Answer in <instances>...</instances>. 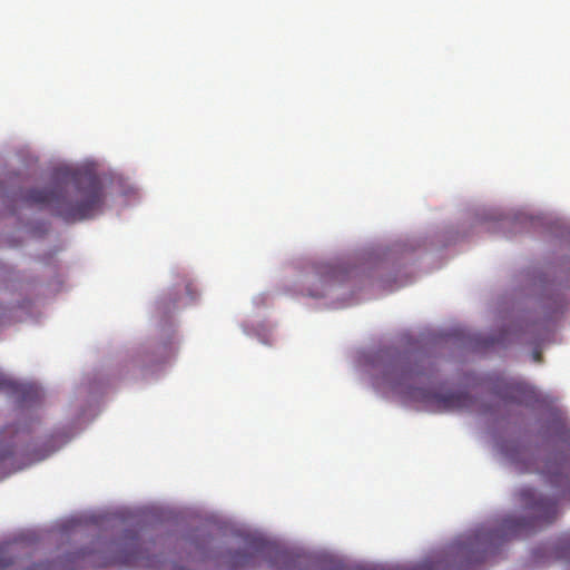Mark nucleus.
<instances>
[{"label": "nucleus", "mask_w": 570, "mask_h": 570, "mask_svg": "<svg viewBox=\"0 0 570 570\" xmlns=\"http://www.w3.org/2000/svg\"><path fill=\"white\" fill-rule=\"evenodd\" d=\"M28 205L48 207L66 222L94 217L104 204V187L92 173L65 171L43 188L24 195Z\"/></svg>", "instance_id": "nucleus-1"}, {"label": "nucleus", "mask_w": 570, "mask_h": 570, "mask_svg": "<svg viewBox=\"0 0 570 570\" xmlns=\"http://www.w3.org/2000/svg\"><path fill=\"white\" fill-rule=\"evenodd\" d=\"M382 383L392 391L413 401L423 403L438 412L472 410L475 399L464 391L435 392L430 387L416 386L431 383L432 368L425 362L412 364L404 355L397 354L390 358L384 366Z\"/></svg>", "instance_id": "nucleus-2"}, {"label": "nucleus", "mask_w": 570, "mask_h": 570, "mask_svg": "<svg viewBox=\"0 0 570 570\" xmlns=\"http://www.w3.org/2000/svg\"><path fill=\"white\" fill-rule=\"evenodd\" d=\"M116 546L115 553L104 562L105 566L117 564L121 568L138 569L144 566L142 551L139 546V538L137 532L127 531Z\"/></svg>", "instance_id": "nucleus-3"}, {"label": "nucleus", "mask_w": 570, "mask_h": 570, "mask_svg": "<svg viewBox=\"0 0 570 570\" xmlns=\"http://www.w3.org/2000/svg\"><path fill=\"white\" fill-rule=\"evenodd\" d=\"M95 562L96 558L91 551L79 550L45 562L32 563L23 570H77Z\"/></svg>", "instance_id": "nucleus-4"}, {"label": "nucleus", "mask_w": 570, "mask_h": 570, "mask_svg": "<svg viewBox=\"0 0 570 570\" xmlns=\"http://www.w3.org/2000/svg\"><path fill=\"white\" fill-rule=\"evenodd\" d=\"M495 394L505 402L529 405L535 399L534 389L515 379L500 380L494 386Z\"/></svg>", "instance_id": "nucleus-5"}, {"label": "nucleus", "mask_w": 570, "mask_h": 570, "mask_svg": "<svg viewBox=\"0 0 570 570\" xmlns=\"http://www.w3.org/2000/svg\"><path fill=\"white\" fill-rule=\"evenodd\" d=\"M267 544L259 540L247 542L243 550L230 553L229 564L232 568H244L255 564V560L267 554Z\"/></svg>", "instance_id": "nucleus-6"}, {"label": "nucleus", "mask_w": 570, "mask_h": 570, "mask_svg": "<svg viewBox=\"0 0 570 570\" xmlns=\"http://www.w3.org/2000/svg\"><path fill=\"white\" fill-rule=\"evenodd\" d=\"M0 391H4L17 397L21 406L33 404L39 399L37 389L30 385L18 384L0 372Z\"/></svg>", "instance_id": "nucleus-7"}, {"label": "nucleus", "mask_w": 570, "mask_h": 570, "mask_svg": "<svg viewBox=\"0 0 570 570\" xmlns=\"http://www.w3.org/2000/svg\"><path fill=\"white\" fill-rule=\"evenodd\" d=\"M316 273L321 281L324 283L341 281L343 276V268L333 264H321L316 268Z\"/></svg>", "instance_id": "nucleus-8"}, {"label": "nucleus", "mask_w": 570, "mask_h": 570, "mask_svg": "<svg viewBox=\"0 0 570 570\" xmlns=\"http://www.w3.org/2000/svg\"><path fill=\"white\" fill-rule=\"evenodd\" d=\"M16 563L12 547L0 546V570H7Z\"/></svg>", "instance_id": "nucleus-9"}, {"label": "nucleus", "mask_w": 570, "mask_h": 570, "mask_svg": "<svg viewBox=\"0 0 570 570\" xmlns=\"http://www.w3.org/2000/svg\"><path fill=\"white\" fill-rule=\"evenodd\" d=\"M519 455L525 461L524 466L521 465L520 462H517V466L520 472H534L539 470L538 466H533L535 464V460L527 450H521Z\"/></svg>", "instance_id": "nucleus-10"}, {"label": "nucleus", "mask_w": 570, "mask_h": 570, "mask_svg": "<svg viewBox=\"0 0 570 570\" xmlns=\"http://www.w3.org/2000/svg\"><path fill=\"white\" fill-rule=\"evenodd\" d=\"M562 471L560 472H551L550 470L547 472L549 474V481L553 485H560L563 481L564 483H570V473L564 472L566 468H561Z\"/></svg>", "instance_id": "nucleus-11"}, {"label": "nucleus", "mask_w": 570, "mask_h": 570, "mask_svg": "<svg viewBox=\"0 0 570 570\" xmlns=\"http://www.w3.org/2000/svg\"><path fill=\"white\" fill-rule=\"evenodd\" d=\"M554 431L562 441H570V428L564 420H558L554 423Z\"/></svg>", "instance_id": "nucleus-12"}, {"label": "nucleus", "mask_w": 570, "mask_h": 570, "mask_svg": "<svg viewBox=\"0 0 570 570\" xmlns=\"http://www.w3.org/2000/svg\"><path fill=\"white\" fill-rule=\"evenodd\" d=\"M8 322L7 308L0 305V326L7 324Z\"/></svg>", "instance_id": "nucleus-13"}, {"label": "nucleus", "mask_w": 570, "mask_h": 570, "mask_svg": "<svg viewBox=\"0 0 570 570\" xmlns=\"http://www.w3.org/2000/svg\"><path fill=\"white\" fill-rule=\"evenodd\" d=\"M541 358H542L541 352H539V351H534V352H533V360H534L535 362H541Z\"/></svg>", "instance_id": "nucleus-14"}, {"label": "nucleus", "mask_w": 570, "mask_h": 570, "mask_svg": "<svg viewBox=\"0 0 570 570\" xmlns=\"http://www.w3.org/2000/svg\"><path fill=\"white\" fill-rule=\"evenodd\" d=\"M186 289H187L188 294L190 295V298L194 299V295H193V291H191V284H187L186 285Z\"/></svg>", "instance_id": "nucleus-15"}, {"label": "nucleus", "mask_w": 570, "mask_h": 570, "mask_svg": "<svg viewBox=\"0 0 570 570\" xmlns=\"http://www.w3.org/2000/svg\"><path fill=\"white\" fill-rule=\"evenodd\" d=\"M7 455H8V453H7V452H6V453H1V454H0V461H1V460H3V459H6V456H7Z\"/></svg>", "instance_id": "nucleus-16"}, {"label": "nucleus", "mask_w": 570, "mask_h": 570, "mask_svg": "<svg viewBox=\"0 0 570 570\" xmlns=\"http://www.w3.org/2000/svg\"><path fill=\"white\" fill-rule=\"evenodd\" d=\"M174 570H186V569H185V568H183V567H175V569H174Z\"/></svg>", "instance_id": "nucleus-17"}]
</instances>
